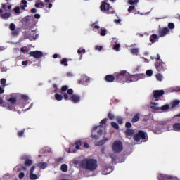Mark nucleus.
I'll use <instances>...</instances> for the list:
<instances>
[{"instance_id": "49", "label": "nucleus", "mask_w": 180, "mask_h": 180, "mask_svg": "<svg viewBox=\"0 0 180 180\" xmlns=\"http://www.w3.org/2000/svg\"><path fill=\"white\" fill-rule=\"evenodd\" d=\"M125 128L130 129L131 128V123L129 122H125Z\"/></svg>"}, {"instance_id": "47", "label": "nucleus", "mask_w": 180, "mask_h": 180, "mask_svg": "<svg viewBox=\"0 0 180 180\" xmlns=\"http://www.w3.org/2000/svg\"><path fill=\"white\" fill-rule=\"evenodd\" d=\"M146 75L148 77H151L153 75V70H148L146 72Z\"/></svg>"}, {"instance_id": "54", "label": "nucleus", "mask_w": 180, "mask_h": 180, "mask_svg": "<svg viewBox=\"0 0 180 180\" xmlns=\"http://www.w3.org/2000/svg\"><path fill=\"white\" fill-rule=\"evenodd\" d=\"M77 53L78 54H80L81 53H86V49H78V51H77Z\"/></svg>"}, {"instance_id": "20", "label": "nucleus", "mask_w": 180, "mask_h": 180, "mask_svg": "<svg viewBox=\"0 0 180 180\" xmlns=\"http://www.w3.org/2000/svg\"><path fill=\"white\" fill-rule=\"evenodd\" d=\"M141 118V115L139 113H136L131 118V123H136L139 122V119Z\"/></svg>"}, {"instance_id": "23", "label": "nucleus", "mask_w": 180, "mask_h": 180, "mask_svg": "<svg viewBox=\"0 0 180 180\" xmlns=\"http://www.w3.org/2000/svg\"><path fill=\"white\" fill-rule=\"evenodd\" d=\"M159 125L164 127V128L168 129L169 121H160V122H159Z\"/></svg>"}, {"instance_id": "22", "label": "nucleus", "mask_w": 180, "mask_h": 180, "mask_svg": "<svg viewBox=\"0 0 180 180\" xmlns=\"http://www.w3.org/2000/svg\"><path fill=\"white\" fill-rule=\"evenodd\" d=\"M112 172V167H107L103 170V175H107Z\"/></svg>"}, {"instance_id": "2", "label": "nucleus", "mask_w": 180, "mask_h": 180, "mask_svg": "<svg viewBox=\"0 0 180 180\" xmlns=\"http://www.w3.org/2000/svg\"><path fill=\"white\" fill-rule=\"evenodd\" d=\"M75 165H79V168L88 170L90 172L95 171L98 167L96 160L95 159H84L81 161H75Z\"/></svg>"}, {"instance_id": "38", "label": "nucleus", "mask_w": 180, "mask_h": 180, "mask_svg": "<svg viewBox=\"0 0 180 180\" xmlns=\"http://www.w3.org/2000/svg\"><path fill=\"white\" fill-rule=\"evenodd\" d=\"M24 134H25V129H23L22 131H18V132H17V136L21 138L23 136Z\"/></svg>"}, {"instance_id": "36", "label": "nucleus", "mask_w": 180, "mask_h": 180, "mask_svg": "<svg viewBox=\"0 0 180 180\" xmlns=\"http://www.w3.org/2000/svg\"><path fill=\"white\" fill-rule=\"evenodd\" d=\"M0 16H1L3 19H8L9 18L10 14L8 13H5L0 14Z\"/></svg>"}, {"instance_id": "50", "label": "nucleus", "mask_w": 180, "mask_h": 180, "mask_svg": "<svg viewBox=\"0 0 180 180\" xmlns=\"http://www.w3.org/2000/svg\"><path fill=\"white\" fill-rule=\"evenodd\" d=\"M25 177V173L20 172V174H18V179H22Z\"/></svg>"}, {"instance_id": "26", "label": "nucleus", "mask_w": 180, "mask_h": 180, "mask_svg": "<svg viewBox=\"0 0 180 180\" xmlns=\"http://www.w3.org/2000/svg\"><path fill=\"white\" fill-rule=\"evenodd\" d=\"M107 141H108V139L105 138L100 141H98L96 143V146H103L104 144H105V142H107Z\"/></svg>"}, {"instance_id": "27", "label": "nucleus", "mask_w": 180, "mask_h": 180, "mask_svg": "<svg viewBox=\"0 0 180 180\" xmlns=\"http://www.w3.org/2000/svg\"><path fill=\"white\" fill-rule=\"evenodd\" d=\"M34 7L37 8H44V4L43 2L35 3Z\"/></svg>"}, {"instance_id": "25", "label": "nucleus", "mask_w": 180, "mask_h": 180, "mask_svg": "<svg viewBox=\"0 0 180 180\" xmlns=\"http://www.w3.org/2000/svg\"><path fill=\"white\" fill-rule=\"evenodd\" d=\"M173 129L174 131L180 132V123H174L173 124Z\"/></svg>"}, {"instance_id": "19", "label": "nucleus", "mask_w": 180, "mask_h": 180, "mask_svg": "<svg viewBox=\"0 0 180 180\" xmlns=\"http://www.w3.org/2000/svg\"><path fill=\"white\" fill-rule=\"evenodd\" d=\"M34 170H35V166H32L30 170V179L31 180L37 179V175L33 174Z\"/></svg>"}, {"instance_id": "5", "label": "nucleus", "mask_w": 180, "mask_h": 180, "mask_svg": "<svg viewBox=\"0 0 180 180\" xmlns=\"http://www.w3.org/2000/svg\"><path fill=\"white\" fill-rule=\"evenodd\" d=\"M8 102L9 103V104H6V103L4 101L2 98L0 97V107H4V108L8 107V110H13L15 108L14 105H15V102H17L15 97L14 96L10 97L9 99H8Z\"/></svg>"}, {"instance_id": "28", "label": "nucleus", "mask_w": 180, "mask_h": 180, "mask_svg": "<svg viewBox=\"0 0 180 180\" xmlns=\"http://www.w3.org/2000/svg\"><path fill=\"white\" fill-rule=\"evenodd\" d=\"M130 53L133 55L138 56V53H139V49L138 48H133L130 49Z\"/></svg>"}, {"instance_id": "8", "label": "nucleus", "mask_w": 180, "mask_h": 180, "mask_svg": "<svg viewBox=\"0 0 180 180\" xmlns=\"http://www.w3.org/2000/svg\"><path fill=\"white\" fill-rule=\"evenodd\" d=\"M24 37L26 39L35 40L37 39V34L33 30L25 32Z\"/></svg>"}, {"instance_id": "39", "label": "nucleus", "mask_w": 180, "mask_h": 180, "mask_svg": "<svg viewBox=\"0 0 180 180\" xmlns=\"http://www.w3.org/2000/svg\"><path fill=\"white\" fill-rule=\"evenodd\" d=\"M120 47H121V46L120 45V44H115V46H113V50H115L116 51H120Z\"/></svg>"}, {"instance_id": "11", "label": "nucleus", "mask_w": 180, "mask_h": 180, "mask_svg": "<svg viewBox=\"0 0 180 180\" xmlns=\"http://www.w3.org/2000/svg\"><path fill=\"white\" fill-rule=\"evenodd\" d=\"M143 77V74H139V75H134L129 77L127 79H129V82H138L139 79H142Z\"/></svg>"}, {"instance_id": "21", "label": "nucleus", "mask_w": 180, "mask_h": 180, "mask_svg": "<svg viewBox=\"0 0 180 180\" xmlns=\"http://www.w3.org/2000/svg\"><path fill=\"white\" fill-rule=\"evenodd\" d=\"M37 167H39V168H40L41 169H44L46 167H48V163H46V162H39V163H37Z\"/></svg>"}, {"instance_id": "60", "label": "nucleus", "mask_w": 180, "mask_h": 180, "mask_svg": "<svg viewBox=\"0 0 180 180\" xmlns=\"http://www.w3.org/2000/svg\"><path fill=\"white\" fill-rule=\"evenodd\" d=\"M34 18L39 20L40 19V14H34Z\"/></svg>"}, {"instance_id": "55", "label": "nucleus", "mask_w": 180, "mask_h": 180, "mask_svg": "<svg viewBox=\"0 0 180 180\" xmlns=\"http://www.w3.org/2000/svg\"><path fill=\"white\" fill-rule=\"evenodd\" d=\"M22 100L27 101V100H29V98L26 95H22Z\"/></svg>"}, {"instance_id": "48", "label": "nucleus", "mask_w": 180, "mask_h": 180, "mask_svg": "<svg viewBox=\"0 0 180 180\" xmlns=\"http://www.w3.org/2000/svg\"><path fill=\"white\" fill-rule=\"evenodd\" d=\"M116 122H118L120 124H122V118L120 117H116Z\"/></svg>"}, {"instance_id": "17", "label": "nucleus", "mask_w": 180, "mask_h": 180, "mask_svg": "<svg viewBox=\"0 0 180 180\" xmlns=\"http://www.w3.org/2000/svg\"><path fill=\"white\" fill-rule=\"evenodd\" d=\"M104 81H105L107 83H112L116 81V78H115L113 75H107L105 77H104Z\"/></svg>"}, {"instance_id": "32", "label": "nucleus", "mask_w": 180, "mask_h": 180, "mask_svg": "<svg viewBox=\"0 0 180 180\" xmlns=\"http://www.w3.org/2000/svg\"><path fill=\"white\" fill-rule=\"evenodd\" d=\"M75 149L79 150V147H81V140L75 141Z\"/></svg>"}, {"instance_id": "9", "label": "nucleus", "mask_w": 180, "mask_h": 180, "mask_svg": "<svg viewBox=\"0 0 180 180\" xmlns=\"http://www.w3.org/2000/svg\"><path fill=\"white\" fill-rule=\"evenodd\" d=\"M164 94H165L164 90L153 91V101L158 102L159 101V98H160L162 96H164Z\"/></svg>"}, {"instance_id": "62", "label": "nucleus", "mask_w": 180, "mask_h": 180, "mask_svg": "<svg viewBox=\"0 0 180 180\" xmlns=\"http://www.w3.org/2000/svg\"><path fill=\"white\" fill-rule=\"evenodd\" d=\"M37 13V9H35V8H31V13L34 14V13Z\"/></svg>"}, {"instance_id": "31", "label": "nucleus", "mask_w": 180, "mask_h": 180, "mask_svg": "<svg viewBox=\"0 0 180 180\" xmlns=\"http://www.w3.org/2000/svg\"><path fill=\"white\" fill-rule=\"evenodd\" d=\"M110 126H112V127L115 129V130L120 129V126L117 125L116 122H110Z\"/></svg>"}, {"instance_id": "7", "label": "nucleus", "mask_w": 180, "mask_h": 180, "mask_svg": "<svg viewBox=\"0 0 180 180\" xmlns=\"http://www.w3.org/2000/svg\"><path fill=\"white\" fill-rule=\"evenodd\" d=\"M123 150L122 143L121 141H115L112 145V151L117 154L120 153Z\"/></svg>"}, {"instance_id": "37", "label": "nucleus", "mask_w": 180, "mask_h": 180, "mask_svg": "<svg viewBox=\"0 0 180 180\" xmlns=\"http://www.w3.org/2000/svg\"><path fill=\"white\" fill-rule=\"evenodd\" d=\"M169 108V105H168L167 104L164 105V106H162L160 108V110H162V111H165V110H168V109Z\"/></svg>"}, {"instance_id": "43", "label": "nucleus", "mask_w": 180, "mask_h": 180, "mask_svg": "<svg viewBox=\"0 0 180 180\" xmlns=\"http://www.w3.org/2000/svg\"><path fill=\"white\" fill-rule=\"evenodd\" d=\"M110 157L112 158V162H115L116 160V155L115 153H110Z\"/></svg>"}, {"instance_id": "56", "label": "nucleus", "mask_w": 180, "mask_h": 180, "mask_svg": "<svg viewBox=\"0 0 180 180\" xmlns=\"http://www.w3.org/2000/svg\"><path fill=\"white\" fill-rule=\"evenodd\" d=\"M30 16H28V17H25V18L23 19V20H24L25 23L30 22Z\"/></svg>"}, {"instance_id": "52", "label": "nucleus", "mask_w": 180, "mask_h": 180, "mask_svg": "<svg viewBox=\"0 0 180 180\" xmlns=\"http://www.w3.org/2000/svg\"><path fill=\"white\" fill-rule=\"evenodd\" d=\"M95 50L101 51L103 50V46H95Z\"/></svg>"}, {"instance_id": "40", "label": "nucleus", "mask_w": 180, "mask_h": 180, "mask_svg": "<svg viewBox=\"0 0 180 180\" xmlns=\"http://www.w3.org/2000/svg\"><path fill=\"white\" fill-rule=\"evenodd\" d=\"M139 2V0H129V4L135 5Z\"/></svg>"}, {"instance_id": "35", "label": "nucleus", "mask_w": 180, "mask_h": 180, "mask_svg": "<svg viewBox=\"0 0 180 180\" xmlns=\"http://www.w3.org/2000/svg\"><path fill=\"white\" fill-rule=\"evenodd\" d=\"M107 117L110 120H115V115L111 112H108L107 114Z\"/></svg>"}, {"instance_id": "46", "label": "nucleus", "mask_w": 180, "mask_h": 180, "mask_svg": "<svg viewBox=\"0 0 180 180\" xmlns=\"http://www.w3.org/2000/svg\"><path fill=\"white\" fill-rule=\"evenodd\" d=\"M150 108L153 110H157V111L160 110V108L155 105H151L150 106Z\"/></svg>"}, {"instance_id": "15", "label": "nucleus", "mask_w": 180, "mask_h": 180, "mask_svg": "<svg viewBox=\"0 0 180 180\" xmlns=\"http://www.w3.org/2000/svg\"><path fill=\"white\" fill-rule=\"evenodd\" d=\"M20 160L25 161V167H30L32 165V160L30 159V157L27 155H23L20 158Z\"/></svg>"}, {"instance_id": "18", "label": "nucleus", "mask_w": 180, "mask_h": 180, "mask_svg": "<svg viewBox=\"0 0 180 180\" xmlns=\"http://www.w3.org/2000/svg\"><path fill=\"white\" fill-rule=\"evenodd\" d=\"M124 134L125 137H127L129 139H131V136L135 135L134 130L133 129H125Z\"/></svg>"}, {"instance_id": "6", "label": "nucleus", "mask_w": 180, "mask_h": 180, "mask_svg": "<svg viewBox=\"0 0 180 180\" xmlns=\"http://www.w3.org/2000/svg\"><path fill=\"white\" fill-rule=\"evenodd\" d=\"M133 136V140L136 142H139V141L142 140V142H147V133L144 132L142 130H139L138 133L135 134Z\"/></svg>"}, {"instance_id": "3", "label": "nucleus", "mask_w": 180, "mask_h": 180, "mask_svg": "<svg viewBox=\"0 0 180 180\" xmlns=\"http://www.w3.org/2000/svg\"><path fill=\"white\" fill-rule=\"evenodd\" d=\"M131 76V75L127 70H121V72L113 75V77L116 79V82L120 84L129 83V77Z\"/></svg>"}, {"instance_id": "44", "label": "nucleus", "mask_w": 180, "mask_h": 180, "mask_svg": "<svg viewBox=\"0 0 180 180\" xmlns=\"http://www.w3.org/2000/svg\"><path fill=\"white\" fill-rule=\"evenodd\" d=\"M6 84V79H0V85H2L5 86V84Z\"/></svg>"}, {"instance_id": "64", "label": "nucleus", "mask_w": 180, "mask_h": 180, "mask_svg": "<svg viewBox=\"0 0 180 180\" xmlns=\"http://www.w3.org/2000/svg\"><path fill=\"white\" fill-rule=\"evenodd\" d=\"M22 65H27V61H22Z\"/></svg>"}, {"instance_id": "24", "label": "nucleus", "mask_w": 180, "mask_h": 180, "mask_svg": "<svg viewBox=\"0 0 180 180\" xmlns=\"http://www.w3.org/2000/svg\"><path fill=\"white\" fill-rule=\"evenodd\" d=\"M158 39V35L153 34L151 36H150V42L152 44L156 42V40Z\"/></svg>"}, {"instance_id": "58", "label": "nucleus", "mask_w": 180, "mask_h": 180, "mask_svg": "<svg viewBox=\"0 0 180 180\" xmlns=\"http://www.w3.org/2000/svg\"><path fill=\"white\" fill-rule=\"evenodd\" d=\"M107 123V118H104L101 120V122H100V124H105Z\"/></svg>"}, {"instance_id": "14", "label": "nucleus", "mask_w": 180, "mask_h": 180, "mask_svg": "<svg viewBox=\"0 0 180 180\" xmlns=\"http://www.w3.org/2000/svg\"><path fill=\"white\" fill-rule=\"evenodd\" d=\"M158 180H179V179L176 177H173L172 176H167L166 174H160L158 176Z\"/></svg>"}, {"instance_id": "33", "label": "nucleus", "mask_w": 180, "mask_h": 180, "mask_svg": "<svg viewBox=\"0 0 180 180\" xmlns=\"http://www.w3.org/2000/svg\"><path fill=\"white\" fill-rule=\"evenodd\" d=\"M60 169H61V172H68V165H66V164H63V165H61Z\"/></svg>"}, {"instance_id": "13", "label": "nucleus", "mask_w": 180, "mask_h": 180, "mask_svg": "<svg viewBox=\"0 0 180 180\" xmlns=\"http://www.w3.org/2000/svg\"><path fill=\"white\" fill-rule=\"evenodd\" d=\"M169 32V30L168 28L163 27V28L159 29L158 34L160 37H164L167 36Z\"/></svg>"}, {"instance_id": "61", "label": "nucleus", "mask_w": 180, "mask_h": 180, "mask_svg": "<svg viewBox=\"0 0 180 180\" xmlns=\"http://www.w3.org/2000/svg\"><path fill=\"white\" fill-rule=\"evenodd\" d=\"M98 138H99V136L98 135H92V139H94L95 140H98Z\"/></svg>"}, {"instance_id": "57", "label": "nucleus", "mask_w": 180, "mask_h": 180, "mask_svg": "<svg viewBox=\"0 0 180 180\" xmlns=\"http://www.w3.org/2000/svg\"><path fill=\"white\" fill-rule=\"evenodd\" d=\"M105 32H106L105 30L101 29V32L100 33V35H101L103 37L105 36Z\"/></svg>"}, {"instance_id": "4", "label": "nucleus", "mask_w": 180, "mask_h": 180, "mask_svg": "<svg viewBox=\"0 0 180 180\" xmlns=\"http://www.w3.org/2000/svg\"><path fill=\"white\" fill-rule=\"evenodd\" d=\"M151 60H156L155 67L158 72H164L165 70H167V65H165V63L162 61L159 54L157 55L156 58H151Z\"/></svg>"}, {"instance_id": "29", "label": "nucleus", "mask_w": 180, "mask_h": 180, "mask_svg": "<svg viewBox=\"0 0 180 180\" xmlns=\"http://www.w3.org/2000/svg\"><path fill=\"white\" fill-rule=\"evenodd\" d=\"M64 99V96H61L59 94H55V100L58 101H60L61 100Z\"/></svg>"}, {"instance_id": "63", "label": "nucleus", "mask_w": 180, "mask_h": 180, "mask_svg": "<svg viewBox=\"0 0 180 180\" xmlns=\"http://www.w3.org/2000/svg\"><path fill=\"white\" fill-rule=\"evenodd\" d=\"M90 146H89V143H84V148H89Z\"/></svg>"}, {"instance_id": "59", "label": "nucleus", "mask_w": 180, "mask_h": 180, "mask_svg": "<svg viewBox=\"0 0 180 180\" xmlns=\"http://www.w3.org/2000/svg\"><path fill=\"white\" fill-rule=\"evenodd\" d=\"M98 128H103V125L100 124V125H98L96 127H94V131H96V129H98Z\"/></svg>"}, {"instance_id": "53", "label": "nucleus", "mask_w": 180, "mask_h": 180, "mask_svg": "<svg viewBox=\"0 0 180 180\" xmlns=\"http://www.w3.org/2000/svg\"><path fill=\"white\" fill-rule=\"evenodd\" d=\"M11 31H13V32H12L13 36L18 35V30H11Z\"/></svg>"}, {"instance_id": "30", "label": "nucleus", "mask_w": 180, "mask_h": 180, "mask_svg": "<svg viewBox=\"0 0 180 180\" xmlns=\"http://www.w3.org/2000/svg\"><path fill=\"white\" fill-rule=\"evenodd\" d=\"M180 103V101L174 100L172 102V108H176Z\"/></svg>"}, {"instance_id": "41", "label": "nucleus", "mask_w": 180, "mask_h": 180, "mask_svg": "<svg viewBox=\"0 0 180 180\" xmlns=\"http://www.w3.org/2000/svg\"><path fill=\"white\" fill-rule=\"evenodd\" d=\"M167 29H169V30H173L174 29V23L173 22H169L168 23V27H167Z\"/></svg>"}, {"instance_id": "34", "label": "nucleus", "mask_w": 180, "mask_h": 180, "mask_svg": "<svg viewBox=\"0 0 180 180\" xmlns=\"http://www.w3.org/2000/svg\"><path fill=\"white\" fill-rule=\"evenodd\" d=\"M61 65H64L65 67H68V59L67 58H63L61 59V61L60 63Z\"/></svg>"}, {"instance_id": "10", "label": "nucleus", "mask_w": 180, "mask_h": 180, "mask_svg": "<svg viewBox=\"0 0 180 180\" xmlns=\"http://www.w3.org/2000/svg\"><path fill=\"white\" fill-rule=\"evenodd\" d=\"M30 57H32L37 60H39L43 58V52L40 51H34L30 52Z\"/></svg>"}, {"instance_id": "12", "label": "nucleus", "mask_w": 180, "mask_h": 180, "mask_svg": "<svg viewBox=\"0 0 180 180\" xmlns=\"http://www.w3.org/2000/svg\"><path fill=\"white\" fill-rule=\"evenodd\" d=\"M26 0H22V4L23 5H21L20 7L14 8V13H15V14H20V9L25 10V8L27 7V5H26Z\"/></svg>"}, {"instance_id": "42", "label": "nucleus", "mask_w": 180, "mask_h": 180, "mask_svg": "<svg viewBox=\"0 0 180 180\" xmlns=\"http://www.w3.org/2000/svg\"><path fill=\"white\" fill-rule=\"evenodd\" d=\"M9 30L11 31H14L16 30H15V25H14V23H11L9 25Z\"/></svg>"}, {"instance_id": "51", "label": "nucleus", "mask_w": 180, "mask_h": 180, "mask_svg": "<svg viewBox=\"0 0 180 180\" xmlns=\"http://www.w3.org/2000/svg\"><path fill=\"white\" fill-rule=\"evenodd\" d=\"M134 10V6H130L129 7V9L127 10V11L129 12V13H131V11H133Z\"/></svg>"}, {"instance_id": "16", "label": "nucleus", "mask_w": 180, "mask_h": 180, "mask_svg": "<svg viewBox=\"0 0 180 180\" xmlns=\"http://www.w3.org/2000/svg\"><path fill=\"white\" fill-rule=\"evenodd\" d=\"M108 1V0H104V1H103L101 4L100 8L101 9L102 12H106L109 8H110V4H107Z\"/></svg>"}, {"instance_id": "1", "label": "nucleus", "mask_w": 180, "mask_h": 180, "mask_svg": "<svg viewBox=\"0 0 180 180\" xmlns=\"http://www.w3.org/2000/svg\"><path fill=\"white\" fill-rule=\"evenodd\" d=\"M60 94H61L63 96H65V101L70 100L72 102L75 103L79 102V96L74 94V90L69 89L67 85L61 86V89H60Z\"/></svg>"}, {"instance_id": "45", "label": "nucleus", "mask_w": 180, "mask_h": 180, "mask_svg": "<svg viewBox=\"0 0 180 180\" xmlns=\"http://www.w3.org/2000/svg\"><path fill=\"white\" fill-rule=\"evenodd\" d=\"M162 76L161 74L156 75V79L159 82H162Z\"/></svg>"}]
</instances>
